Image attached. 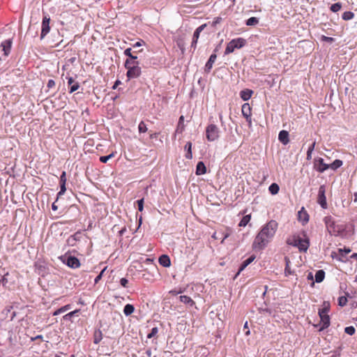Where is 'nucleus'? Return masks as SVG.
I'll return each instance as SVG.
<instances>
[{
  "mask_svg": "<svg viewBox=\"0 0 357 357\" xmlns=\"http://www.w3.org/2000/svg\"><path fill=\"white\" fill-rule=\"evenodd\" d=\"M278 226V222L275 220H270L264 225L255 238L252 243L253 249L263 250L274 237Z\"/></svg>",
  "mask_w": 357,
  "mask_h": 357,
  "instance_id": "obj_1",
  "label": "nucleus"
},
{
  "mask_svg": "<svg viewBox=\"0 0 357 357\" xmlns=\"http://www.w3.org/2000/svg\"><path fill=\"white\" fill-rule=\"evenodd\" d=\"M328 231L330 234L334 236H339L342 234L345 229L346 226L343 224L336 223L331 216H326L324 219Z\"/></svg>",
  "mask_w": 357,
  "mask_h": 357,
  "instance_id": "obj_2",
  "label": "nucleus"
},
{
  "mask_svg": "<svg viewBox=\"0 0 357 357\" xmlns=\"http://www.w3.org/2000/svg\"><path fill=\"white\" fill-rule=\"evenodd\" d=\"M330 310V303L328 301H324L322 305V308L319 310V315L321 319V327L320 330L327 328L330 326V317L328 312Z\"/></svg>",
  "mask_w": 357,
  "mask_h": 357,
  "instance_id": "obj_3",
  "label": "nucleus"
},
{
  "mask_svg": "<svg viewBox=\"0 0 357 357\" xmlns=\"http://www.w3.org/2000/svg\"><path fill=\"white\" fill-rule=\"evenodd\" d=\"M287 243L289 245L297 247L301 252H306L310 245L308 239H303L298 236H293L288 238Z\"/></svg>",
  "mask_w": 357,
  "mask_h": 357,
  "instance_id": "obj_4",
  "label": "nucleus"
},
{
  "mask_svg": "<svg viewBox=\"0 0 357 357\" xmlns=\"http://www.w3.org/2000/svg\"><path fill=\"white\" fill-rule=\"evenodd\" d=\"M246 40L243 38H238L231 40L227 45L225 51V54L232 53L235 49H240L245 46Z\"/></svg>",
  "mask_w": 357,
  "mask_h": 357,
  "instance_id": "obj_5",
  "label": "nucleus"
},
{
  "mask_svg": "<svg viewBox=\"0 0 357 357\" xmlns=\"http://www.w3.org/2000/svg\"><path fill=\"white\" fill-rule=\"evenodd\" d=\"M219 128L214 124H210L206 129V139L210 142H213L219 137Z\"/></svg>",
  "mask_w": 357,
  "mask_h": 357,
  "instance_id": "obj_6",
  "label": "nucleus"
},
{
  "mask_svg": "<svg viewBox=\"0 0 357 357\" xmlns=\"http://www.w3.org/2000/svg\"><path fill=\"white\" fill-rule=\"evenodd\" d=\"M61 259L70 268H77L80 266V262L79 259L75 257L63 255L61 257Z\"/></svg>",
  "mask_w": 357,
  "mask_h": 357,
  "instance_id": "obj_7",
  "label": "nucleus"
},
{
  "mask_svg": "<svg viewBox=\"0 0 357 357\" xmlns=\"http://www.w3.org/2000/svg\"><path fill=\"white\" fill-rule=\"evenodd\" d=\"M50 18L45 15L44 16L42 22V29L40 33V39H43L44 37L50 32Z\"/></svg>",
  "mask_w": 357,
  "mask_h": 357,
  "instance_id": "obj_8",
  "label": "nucleus"
},
{
  "mask_svg": "<svg viewBox=\"0 0 357 357\" xmlns=\"http://www.w3.org/2000/svg\"><path fill=\"white\" fill-rule=\"evenodd\" d=\"M317 202L323 208H327V202H326V198L325 196L324 185H321L319 189Z\"/></svg>",
  "mask_w": 357,
  "mask_h": 357,
  "instance_id": "obj_9",
  "label": "nucleus"
},
{
  "mask_svg": "<svg viewBox=\"0 0 357 357\" xmlns=\"http://www.w3.org/2000/svg\"><path fill=\"white\" fill-rule=\"evenodd\" d=\"M127 77L128 79L137 78L141 75V67L132 66L127 68Z\"/></svg>",
  "mask_w": 357,
  "mask_h": 357,
  "instance_id": "obj_10",
  "label": "nucleus"
},
{
  "mask_svg": "<svg viewBox=\"0 0 357 357\" xmlns=\"http://www.w3.org/2000/svg\"><path fill=\"white\" fill-rule=\"evenodd\" d=\"M242 114L243 116L246 119V121L251 124V107L248 103H244L242 105Z\"/></svg>",
  "mask_w": 357,
  "mask_h": 357,
  "instance_id": "obj_11",
  "label": "nucleus"
},
{
  "mask_svg": "<svg viewBox=\"0 0 357 357\" xmlns=\"http://www.w3.org/2000/svg\"><path fill=\"white\" fill-rule=\"evenodd\" d=\"M12 45V40L10 39L6 40L3 42L1 43V52H3V55L5 56H7L8 54L10 53V49Z\"/></svg>",
  "mask_w": 357,
  "mask_h": 357,
  "instance_id": "obj_12",
  "label": "nucleus"
},
{
  "mask_svg": "<svg viewBox=\"0 0 357 357\" xmlns=\"http://www.w3.org/2000/svg\"><path fill=\"white\" fill-rule=\"evenodd\" d=\"M278 139L284 145H287L289 142V132L286 130H281L279 132Z\"/></svg>",
  "mask_w": 357,
  "mask_h": 357,
  "instance_id": "obj_13",
  "label": "nucleus"
},
{
  "mask_svg": "<svg viewBox=\"0 0 357 357\" xmlns=\"http://www.w3.org/2000/svg\"><path fill=\"white\" fill-rule=\"evenodd\" d=\"M317 171L322 173L324 172V171H326V169H328V168H330V165H327L324 162V160L323 158H319L317 160Z\"/></svg>",
  "mask_w": 357,
  "mask_h": 357,
  "instance_id": "obj_14",
  "label": "nucleus"
},
{
  "mask_svg": "<svg viewBox=\"0 0 357 357\" xmlns=\"http://www.w3.org/2000/svg\"><path fill=\"white\" fill-rule=\"evenodd\" d=\"M216 58H217V56L215 54H212L210 56L209 59L208 60V61L206 62V63L205 65V71L206 72L208 73L211 70V68L213 67V64L215 61Z\"/></svg>",
  "mask_w": 357,
  "mask_h": 357,
  "instance_id": "obj_15",
  "label": "nucleus"
},
{
  "mask_svg": "<svg viewBox=\"0 0 357 357\" xmlns=\"http://www.w3.org/2000/svg\"><path fill=\"white\" fill-rule=\"evenodd\" d=\"M255 259V255H251L250 257H248L247 259L243 261L241 264L239 270L237 273V275H238L242 271H243L249 264H250Z\"/></svg>",
  "mask_w": 357,
  "mask_h": 357,
  "instance_id": "obj_16",
  "label": "nucleus"
},
{
  "mask_svg": "<svg viewBox=\"0 0 357 357\" xmlns=\"http://www.w3.org/2000/svg\"><path fill=\"white\" fill-rule=\"evenodd\" d=\"M159 263L163 267H169L171 265L170 258L166 255H162L159 257Z\"/></svg>",
  "mask_w": 357,
  "mask_h": 357,
  "instance_id": "obj_17",
  "label": "nucleus"
},
{
  "mask_svg": "<svg viewBox=\"0 0 357 357\" xmlns=\"http://www.w3.org/2000/svg\"><path fill=\"white\" fill-rule=\"evenodd\" d=\"M298 220L302 221L304 224L307 222L309 220V215L305 211H304V208L298 211Z\"/></svg>",
  "mask_w": 357,
  "mask_h": 357,
  "instance_id": "obj_18",
  "label": "nucleus"
},
{
  "mask_svg": "<svg viewBox=\"0 0 357 357\" xmlns=\"http://www.w3.org/2000/svg\"><path fill=\"white\" fill-rule=\"evenodd\" d=\"M206 167L204 165V163L202 161H199L196 167V174L197 175H202L206 174Z\"/></svg>",
  "mask_w": 357,
  "mask_h": 357,
  "instance_id": "obj_19",
  "label": "nucleus"
},
{
  "mask_svg": "<svg viewBox=\"0 0 357 357\" xmlns=\"http://www.w3.org/2000/svg\"><path fill=\"white\" fill-rule=\"evenodd\" d=\"M252 93L253 91L252 90L246 89L240 92V96L244 101H246L251 98Z\"/></svg>",
  "mask_w": 357,
  "mask_h": 357,
  "instance_id": "obj_20",
  "label": "nucleus"
},
{
  "mask_svg": "<svg viewBox=\"0 0 357 357\" xmlns=\"http://www.w3.org/2000/svg\"><path fill=\"white\" fill-rule=\"evenodd\" d=\"M179 300L181 302L188 304L190 306L195 305V302L192 300V298L188 296H180Z\"/></svg>",
  "mask_w": 357,
  "mask_h": 357,
  "instance_id": "obj_21",
  "label": "nucleus"
},
{
  "mask_svg": "<svg viewBox=\"0 0 357 357\" xmlns=\"http://www.w3.org/2000/svg\"><path fill=\"white\" fill-rule=\"evenodd\" d=\"M325 278V272L323 270H319L315 273V281L317 282H321Z\"/></svg>",
  "mask_w": 357,
  "mask_h": 357,
  "instance_id": "obj_22",
  "label": "nucleus"
},
{
  "mask_svg": "<svg viewBox=\"0 0 357 357\" xmlns=\"http://www.w3.org/2000/svg\"><path fill=\"white\" fill-rule=\"evenodd\" d=\"M185 150L187 151L186 153V155H185V158L187 159H191L192 157V143L188 142L186 143V144L185 145Z\"/></svg>",
  "mask_w": 357,
  "mask_h": 357,
  "instance_id": "obj_23",
  "label": "nucleus"
},
{
  "mask_svg": "<svg viewBox=\"0 0 357 357\" xmlns=\"http://www.w3.org/2000/svg\"><path fill=\"white\" fill-rule=\"evenodd\" d=\"M135 310V307L132 305L131 304H126L123 308V313L126 315V316H129L131 314L133 313Z\"/></svg>",
  "mask_w": 357,
  "mask_h": 357,
  "instance_id": "obj_24",
  "label": "nucleus"
},
{
  "mask_svg": "<svg viewBox=\"0 0 357 357\" xmlns=\"http://www.w3.org/2000/svg\"><path fill=\"white\" fill-rule=\"evenodd\" d=\"M93 336H94L93 342L95 344H98L102 339V332L100 330L95 331Z\"/></svg>",
  "mask_w": 357,
  "mask_h": 357,
  "instance_id": "obj_25",
  "label": "nucleus"
},
{
  "mask_svg": "<svg viewBox=\"0 0 357 357\" xmlns=\"http://www.w3.org/2000/svg\"><path fill=\"white\" fill-rule=\"evenodd\" d=\"M259 23V19L255 17H250L246 20L245 24L249 26H256Z\"/></svg>",
  "mask_w": 357,
  "mask_h": 357,
  "instance_id": "obj_26",
  "label": "nucleus"
},
{
  "mask_svg": "<svg viewBox=\"0 0 357 357\" xmlns=\"http://www.w3.org/2000/svg\"><path fill=\"white\" fill-rule=\"evenodd\" d=\"M206 26V24H204L201 26H199V27H197L196 29V30L194 32V34H193V38L194 39H197L199 38V34L204 29V28Z\"/></svg>",
  "mask_w": 357,
  "mask_h": 357,
  "instance_id": "obj_27",
  "label": "nucleus"
},
{
  "mask_svg": "<svg viewBox=\"0 0 357 357\" xmlns=\"http://www.w3.org/2000/svg\"><path fill=\"white\" fill-rule=\"evenodd\" d=\"M250 219H251L250 215H246L243 216V218L241 219V220L240 221L238 226L239 227H245L250 222Z\"/></svg>",
  "mask_w": 357,
  "mask_h": 357,
  "instance_id": "obj_28",
  "label": "nucleus"
},
{
  "mask_svg": "<svg viewBox=\"0 0 357 357\" xmlns=\"http://www.w3.org/2000/svg\"><path fill=\"white\" fill-rule=\"evenodd\" d=\"M343 162L342 160L337 159L335 160L330 165V168L335 170L337 168L340 167L342 165Z\"/></svg>",
  "mask_w": 357,
  "mask_h": 357,
  "instance_id": "obj_29",
  "label": "nucleus"
},
{
  "mask_svg": "<svg viewBox=\"0 0 357 357\" xmlns=\"http://www.w3.org/2000/svg\"><path fill=\"white\" fill-rule=\"evenodd\" d=\"M284 260H285V263H286V266H285V269H284V274H285L286 276H287V275H291L293 273V272L291 271V268L289 267V264H290L289 259L286 257L284 258Z\"/></svg>",
  "mask_w": 357,
  "mask_h": 357,
  "instance_id": "obj_30",
  "label": "nucleus"
},
{
  "mask_svg": "<svg viewBox=\"0 0 357 357\" xmlns=\"http://www.w3.org/2000/svg\"><path fill=\"white\" fill-rule=\"evenodd\" d=\"M268 190L272 195H276L278 193L280 188L277 183H273L269 186Z\"/></svg>",
  "mask_w": 357,
  "mask_h": 357,
  "instance_id": "obj_31",
  "label": "nucleus"
},
{
  "mask_svg": "<svg viewBox=\"0 0 357 357\" xmlns=\"http://www.w3.org/2000/svg\"><path fill=\"white\" fill-rule=\"evenodd\" d=\"M354 13H352L351 11H346L342 15V17L344 20H351L354 18Z\"/></svg>",
  "mask_w": 357,
  "mask_h": 357,
  "instance_id": "obj_32",
  "label": "nucleus"
},
{
  "mask_svg": "<svg viewBox=\"0 0 357 357\" xmlns=\"http://www.w3.org/2000/svg\"><path fill=\"white\" fill-rule=\"evenodd\" d=\"M70 309V305H66L65 306H63L61 307V308L58 309L57 310H56L54 313H53V315H58L61 313H63L64 312H66V310Z\"/></svg>",
  "mask_w": 357,
  "mask_h": 357,
  "instance_id": "obj_33",
  "label": "nucleus"
},
{
  "mask_svg": "<svg viewBox=\"0 0 357 357\" xmlns=\"http://www.w3.org/2000/svg\"><path fill=\"white\" fill-rule=\"evenodd\" d=\"M138 130L139 133H144L148 130L146 123L144 121H141L138 126Z\"/></svg>",
  "mask_w": 357,
  "mask_h": 357,
  "instance_id": "obj_34",
  "label": "nucleus"
},
{
  "mask_svg": "<svg viewBox=\"0 0 357 357\" xmlns=\"http://www.w3.org/2000/svg\"><path fill=\"white\" fill-rule=\"evenodd\" d=\"M114 156V153H112L108 155H103L100 157V161L102 163H106L107 161Z\"/></svg>",
  "mask_w": 357,
  "mask_h": 357,
  "instance_id": "obj_35",
  "label": "nucleus"
},
{
  "mask_svg": "<svg viewBox=\"0 0 357 357\" xmlns=\"http://www.w3.org/2000/svg\"><path fill=\"white\" fill-rule=\"evenodd\" d=\"M79 312V310H75L73 312H70L68 314H66V315L63 316V319L64 320H70L71 319V317H73V316L77 314V313Z\"/></svg>",
  "mask_w": 357,
  "mask_h": 357,
  "instance_id": "obj_36",
  "label": "nucleus"
},
{
  "mask_svg": "<svg viewBox=\"0 0 357 357\" xmlns=\"http://www.w3.org/2000/svg\"><path fill=\"white\" fill-rule=\"evenodd\" d=\"M342 8V4L339 2L337 3H333L331 5V10L334 12V13H336L337 11H339Z\"/></svg>",
  "mask_w": 357,
  "mask_h": 357,
  "instance_id": "obj_37",
  "label": "nucleus"
},
{
  "mask_svg": "<svg viewBox=\"0 0 357 357\" xmlns=\"http://www.w3.org/2000/svg\"><path fill=\"white\" fill-rule=\"evenodd\" d=\"M347 298L345 296H340L338 298V305L341 307H343L347 305Z\"/></svg>",
  "mask_w": 357,
  "mask_h": 357,
  "instance_id": "obj_38",
  "label": "nucleus"
},
{
  "mask_svg": "<svg viewBox=\"0 0 357 357\" xmlns=\"http://www.w3.org/2000/svg\"><path fill=\"white\" fill-rule=\"evenodd\" d=\"M355 328L354 326H347L344 328V332L350 335H352L355 333Z\"/></svg>",
  "mask_w": 357,
  "mask_h": 357,
  "instance_id": "obj_39",
  "label": "nucleus"
},
{
  "mask_svg": "<svg viewBox=\"0 0 357 357\" xmlns=\"http://www.w3.org/2000/svg\"><path fill=\"white\" fill-rule=\"evenodd\" d=\"M158 332V329L157 327H154L151 329V331L150 333L147 335V338L151 339L156 335V334Z\"/></svg>",
  "mask_w": 357,
  "mask_h": 357,
  "instance_id": "obj_40",
  "label": "nucleus"
},
{
  "mask_svg": "<svg viewBox=\"0 0 357 357\" xmlns=\"http://www.w3.org/2000/svg\"><path fill=\"white\" fill-rule=\"evenodd\" d=\"M60 191L57 194L58 197L63 195L66 191V183H60Z\"/></svg>",
  "mask_w": 357,
  "mask_h": 357,
  "instance_id": "obj_41",
  "label": "nucleus"
},
{
  "mask_svg": "<svg viewBox=\"0 0 357 357\" xmlns=\"http://www.w3.org/2000/svg\"><path fill=\"white\" fill-rule=\"evenodd\" d=\"M79 88V84L78 82H75L73 84H72L70 87V93H73L78 90Z\"/></svg>",
  "mask_w": 357,
  "mask_h": 357,
  "instance_id": "obj_42",
  "label": "nucleus"
},
{
  "mask_svg": "<svg viewBox=\"0 0 357 357\" xmlns=\"http://www.w3.org/2000/svg\"><path fill=\"white\" fill-rule=\"evenodd\" d=\"M106 269H107V267H105L101 271V272L99 273V275L96 276V278L94 280L95 284H97L101 280L102 275H103L104 272L106 271Z\"/></svg>",
  "mask_w": 357,
  "mask_h": 357,
  "instance_id": "obj_43",
  "label": "nucleus"
},
{
  "mask_svg": "<svg viewBox=\"0 0 357 357\" xmlns=\"http://www.w3.org/2000/svg\"><path fill=\"white\" fill-rule=\"evenodd\" d=\"M137 203L138 206V210L139 211H142L144 209V198L137 200Z\"/></svg>",
  "mask_w": 357,
  "mask_h": 357,
  "instance_id": "obj_44",
  "label": "nucleus"
},
{
  "mask_svg": "<svg viewBox=\"0 0 357 357\" xmlns=\"http://www.w3.org/2000/svg\"><path fill=\"white\" fill-rule=\"evenodd\" d=\"M120 284L123 287L126 288L128 287L129 282L126 278H123L120 280Z\"/></svg>",
  "mask_w": 357,
  "mask_h": 357,
  "instance_id": "obj_45",
  "label": "nucleus"
},
{
  "mask_svg": "<svg viewBox=\"0 0 357 357\" xmlns=\"http://www.w3.org/2000/svg\"><path fill=\"white\" fill-rule=\"evenodd\" d=\"M135 66H145L144 63L142 61V57L140 56L139 59H137L135 61Z\"/></svg>",
  "mask_w": 357,
  "mask_h": 357,
  "instance_id": "obj_46",
  "label": "nucleus"
},
{
  "mask_svg": "<svg viewBox=\"0 0 357 357\" xmlns=\"http://www.w3.org/2000/svg\"><path fill=\"white\" fill-rule=\"evenodd\" d=\"M135 61L127 59L125 62V68L127 69L132 66H135Z\"/></svg>",
  "mask_w": 357,
  "mask_h": 357,
  "instance_id": "obj_47",
  "label": "nucleus"
},
{
  "mask_svg": "<svg viewBox=\"0 0 357 357\" xmlns=\"http://www.w3.org/2000/svg\"><path fill=\"white\" fill-rule=\"evenodd\" d=\"M339 252H340V255H342V257H345L346 255H347L348 253H349L351 252V250L349 248H348V249L344 248V250L340 249Z\"/></svg>",
  "mask_w": 357,
  "mask_h": 357,
  "instance_id": "obj_48",
  "label": "nucleus"
},
{
  "mask_svg": "<svg viewBox=\"0 0 357 357\" xmlns=\"http://www.w3.org/2000/svg\"><path fill=\"white\" fill-rule=\"evenodd\" d=\"M73 238H75V241H79L82 237V232L77 231L75 234L70 236Z\"/></svg>",
  "mask_w": 357,
  "mask_h": 357,
  "instance_id": "obj_49",
  "label": "nucleus"
},
{
  "mask_svg": "<svg viewBox=\"0 0 357 357\" xmlns=\"http://www.w3.org/2000/svg\"><path fill=\"white\" fill-rule=\"evenodd\" d=\"M66 183V172H63L60 176V183Z\"/></svg>",
  "mask_w": 357,
  "mask_h": 357,
  "instance_id": "obj_50",
  "label": "nucleus"
},
{
  "mask_svg": "<svg viewBox=\"0 0 357 357\" xmlns=\"http://www.w3.org/2000/svg\"><path fill=\"white\" fill-rule=\"evenodd\" d=\"M77 241H75V238H73L71 236H70L68 240H67V243L70 246H74L75 245Z\"/></svg>",
  "mask_w": 357,
  "mask_h": 357,
  "instance_id": "obj_51",
  "label": "nucleus"
},
{
  "mask_svg": "<svg viewBox=\"0 0 357 357\" xmlns=\"http://www.w3.org/2000/svg\"><path fill=\"white\" fill-rule=\"evenodd\" d=\"M8 274L6 273V275H3V278L0 280V285H2V286H5L6 284L7 283L8 280H7V278H6V276L8 275Z\"/></svg>",
  "mask_w": 357,
  "mask_h": 357,
  "instance_id": "obj_52",
  "label": "nucleus"
},
{
  "mask_svg": "<svg viewBox=\"0 0 357 357\" xmlns=\"http://www.w3.org/2000/svg\"><path fill=\"white\" fill-rule=\"evenodd\" d=\"M132 49L131 48H127L124 50V54L128 57L131 56L132 53L131 52Z\"/></svg>",
  "mask_w": 357,
  "mask_h": 357,
  "instance_id": "obj_53",
  "label": "nucleus"
},
{
  "mask_svg": "<svg viewBox=\"0 0 357 357\" xmlns=\"http://www.w3.org/2000/svg\"><path fill=\"white\" fill-rule=\"evenodd\" d=\"M54 85H55V82L53 79H49L47 86L50 89V88L54 86Z\"/></svg>",
  "mask_w": 357,
  "mask_h": 357,
  "instance_id": "obj_54",
  "label": "nucleus"
},
{
  "mask_svg": "<svg viewBox=\"0 0 357 357\" xmlns=\"http://www.w3.org/2000/svg\"><path fill=\"white\" fill-rule=\"evenodd\" d=\"M144 43V42L143 40H141V41H138V42H137L136 43H135V44L133 45V48H134V49H136V48H138V47H141V46H142V43Z\"/></svg>",
  "mask_w": 357,
  "mask_h": 357,
  "instance_id": "obj_55",
  "label": "nucleus"
},
{
  "mask_svg": "<svg viewBox=\"0 0 357 357\" xmlns=\"http://www.w3.org/2000/svg\"><path fill=\"white\" fill-rule=\"evenodd\" d=\"M322 38H323V40L326 41V42H331H331H333L334 40L333 38L327 37V36H323Z\"/></svg>",
  "mask_w": 357,
  "mask_h": 357,
  "instance_id": "obj_56",
  "label": "nucleus"
},
{
  "mask_svg": "<svg viewBox=\"0 0 357 357\" xmlns=\"http://www.w3.org/2000/svg\"><path fill=\"white\" fill-rule=\"evenodd\" d=\"M140 57V56H138V55H134L133 54L131 55V56L129 57L128 59L130 60H132V61H135L137 59H139Z\"/></svg>",
  "mask_w": 357,
  "mask_h": 357,
  "instance_id": "obj_57",
  "label": "nucleus"
},
{
  "mask_svg": "<svg viewBox=\"0 0 357 357\" xmlns=\"http://www.w3.org/2000/svg\"><path fill=\"white\" fill-rule=\"evenodd\" d=\"M75 82V80H74V79H73V77H68V84L69 86H71V85H72V84H73Z\"/></svg>",
  "mask_w": 357,
  "mask_h": 357,
  "instance_id": "obj_58",
  "label": "nucleus"
},
{
  "mask_svg": "<svg viewBox=\"0 0 357 357\" xmlns=\"http://www.w3.org/2000/svg\"><path fill=\"white\" fill-rule=\"evenodd\" d=\"M315 144H316V142H314L308 148V150L309 152H312L314 149V146H315Z\"/></svg>",
  "mask_w": 357,
  "mask_h": 357,
  "instance_id": "obj_59",
  "label": "nucleus"
},
{
  "mask_svg": "<svg viewBox=\"0 0 357 357\" xmlns=\"http://www.w3.org/2000/svg\"><path fill=\"white\" fill-rule=\"evenodd\" d=\"M197 40H198L197 39L192 38V44H191L192 47L196 48Z\"/></svg>",
  "mask_w": 357,
  "mask_h": 357,
  "instance_id": "obj_60",
  "label": "nucleus"
},
{
  "mask_svg": "<svg viewBox=\"0 0 357 357\" xmlns=\"http://www.w3.org/2000/svg\"><path fill=\"white\" fill-rule=\"evenodd\" d=\"M121 84V81H119V80H116V81L115 82V83H114V86H112V89H116V87L118 86V85H119V84Z\"/></svg>",
  "mask_w": 357,
  "mask_h": 357,
  "instance_id": "obj_61",
  "label": "nucleus"
},
{
  "mask_svg": "<svg viewBox=\"0 0 357 357\" xmlns=\"http://www.w3.org/2000/svg\"><path fill=\"white\" fill-rule=\"evenodd\" d=\"M146 354L147 356V357H151V355H152V352H151V349H149L146 351Z\"/></svg>",
  "mask_w": 357,
  "mask_h": 357,
  "instance_id": "obj_62",
  "label": "nucleus"
},
{
  "mask_svg": "<svg viewBox=\"0 0 357 357\" xmlns=\"http://www.w3.org/2000/svg\"><path fill=\"white\" fill-rule=\"evenodd\" d=\"M220 20H221V17H216L213 22V25H215L216 24L219 23L220 22Z\"/></svg>",
  "mask_w": 357,
  "mask_h": 357,
  "instance_id": "obj_63",
  "label": "nucleus"
},
{
  "mask_svg": "<svg viewBox=\"0 0 357 357\" xmlns=\"http://www.w3.org/2000/svg\"><path fill=\"white\" fill-rule=\"evenodd\" d=\"M331 357H340V353L335 351Z\"/></svg>",
  "mask_w": 357,
  "mask_h": 357,
  "instance_id": "obj_64",
  "label": "nucleus"
}]
</instances>
